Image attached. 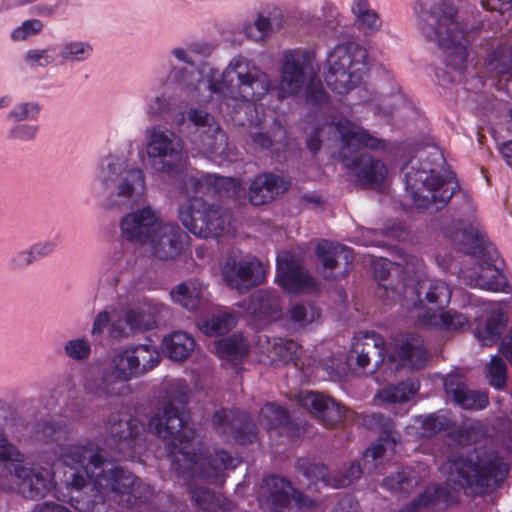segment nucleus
Here are the masks:
<instances>
[{"instance_id": "9d476101", "label": "nucleus", "mask_w": 512, "mask_h": 512, "mask_svg": "<svg viewBox=\"0 0 512 512\" xmlns=\"http://www.w3.org/2000/svg\"><path fill=\"white\" fill-rule=\"evenodd\" d=\"M439 470L454 492L462 488L498 485L507 475V467L501 458L486 448H451Z\"/></svg>"}, {"instance_id": "a18cd8bd", "label": "nucleus", "mask_w": 512, "mask_h": 512, "mask_svg": "<svg viewBox=\"0 0 512 512\" xmlns=\"http://www.w3.org/2000/svg\"><path fill=\"white\" fill-rule=\"evenodd\" d=\"M351 11L356 24L368 34H375L382 27L378 13L371 8L368 0H353Z\"/></svg>"}, {"instance_id": "20e7f679", "label": "nucleus", "mask_w": 512, "mask_h": 512, "mask_svg": "<svg viewBox=\"0 0 512 512\" xmlns=\"http://www.w3.org/2000/svg\"><path fill=\"white\" fill-rule=\"evenodd\" d=\"M318 72L319 66L314 50L304 47L284 50L279 60L277 84L274 85L270 75L264 72L271 83L267 92L258 99L231 100L230 114L244 109L246 120L239 119V122L242 125L247 123L250 126H259L264 120V113L263 111L259 112L257 106L270 91L275 90L279 100L297 96L304 91L307 104L319 106L321 114L324 115L329 110L328 97L321 82L317 79Z\"/></svg>"}, {"instance_id": "393cba45", "label": "nucleus", "mask_w": 512, "mask_h": 512, "mask_svg": "<svg viewBox=\"0 0 512 512\" xmlns=\"http://www.w3.org/2000/svg\"><path fill=\"white\" fill-rule=\"evenodd\" d=\"M365 424L372 429H380L384 432V436L380 437L375 445L364 452V468L370 471L372 467L376 469L383 459L392 457L397 450L399 437L392 430L390 419H386L380 414L367 416Z\"/></svg>"}, {"instance_id": "c756f323", "label": "nucleus", "mask_w": 512, "mask_h": 512, "mask_svg": "<svg viewBox=\"0 0 512 512\" xmlns=\"http://www.w3.org/2000/svg\"><path fill=\"white\" fill-rule=\"evenodd\" d=\"M443 384L447 395L463 409L480 410L488 405L487 393L468 389L457 374H449Z\"/></svg>"}, {"instance_id": "a211bd4d", "label": "nucleus", "mask_w": 512, "mask_h": 512, "mask_svg": "<svg viewBox=\"0 0 512 512\" xmlns=\"http://www.w3.org/2000/svg\"><path fill=\"white\" fill-rule=\"evenodd\" d=\"M188 122L194 127L192 143L207 156L222 155L228 147L227 136L215 118L206 110L191 107L186 112Z\"/></svg>"}, {"instance_id": "f3484780", "label": "nucleus", "mask_w": 512, "mask_h": 512, "mask_svg": "<svg viewBox=\"0 0 512 512\" xmlns=\"http://www.w3.org/2000/svg\"><path fill=\"white\" fill-rule=\"evenodd\" d=\"M452 297V288L443 280L435 278H421L416 285H403V295L399 296V303L402 307L411 310L412 317L418 325V314L420 307H427L426 304L437 307L436 310L446 308Z\"/></svg>"}, {"instance_id": "7c9ffc66", "label": "nucleus", "mask_w": 512, "mask_h": 512, "mask_svg": "<svg viewBox=\"0 0 512 512\" xmlns=\"http://www.w3.org/2000/svg\"><path fill=\"white\" fill-rule=\"evenodd\" d=\"M213 421L224 434H232L239 443H250L256 438L255 426L245 415L230 410L217 411Z\"/></svg>"}, {"instance_id": "603ef678", "label": "nucleus", "mask_w": 512, "mask_h": 512, "mask_svg": "<svg viewBox=\"0 0 512 512\" xmlns=\"http://www.w3.org/2000/svg\"><path fill=\"white\" fill-rule=\"evenodd\" d=\"M301 347L293 340H275L269 350L268 357L272 361L289 362L295 360L300 354Z\"/></svg>"}, {"instance_id": "680f3d73", "label": "nucleus", "mask_w": 512, "mask_h": 512, "mask_svg": "<svg viewBox=\"0 0 512 512\" xmlns=\"http://www.w3.org/2000/svg\"><path fill=\"white\" fill-rule=\"evenodd\" d=\"M144 109L149 117H160L170 109V100L164 94L149 97Z\"/></svg>"}, {"instance_id": "79ce46f5", "label": "nucleus", "mask_w": 512, "mask_h": 512, "mask_svg": "<svg viewBox=\"0 0 512 512\" xmlns=\"http://www.w3.org/2000/svg\"><path fill=\"white\" fill-rule=\"evenodd\" d=\"M419 390L417 381L408 379L381 389L375 396L376 404H392L409 401Z\"/></svg>"}, {"instance_id": "de8ad7c7", "label": "nucleus", "mask_w": 512, "mask_h": 512, "mask_svg": "<svg viewBox=\"0 0 512 512\" xmlns=\"http://www.w3.org/2000/svg\"><path fill=\"white\" fill-rule=\"evenodd\" d=\"M236 324V318L228 312H219L212 315L211 318L199 320V329L208 336H216L227 333Z\"/></svg>"}, {"instance_id": "cd10ccee", "label": "nucleus", "mask_w": 512, "mask_h": 512, "mask_svg": "<svg viewBox=\"0 0 512 512\" xmlns=\"http://www.w3.org/2000/svg\"><path fill=\"white\" fill-rule=\"evenodd\" d=\"M469 325L468 316L455 310H433L429 307H420L418 326L447 332L461 331Z\"/></svg>"}, {"instance_id": "7ed1b4c3", "label": "nucleus", "mask_w": 512, "mask_h": 512, "mask_svg": "<svg viewBox=\"0 0 512 512\" xmlns=\"http://www.w3.org/2000/svg\"><path fill=\"white\" fill-rule=\"evenodd\" d=\"M188 392L185 380L170 381L161 407L148 423V431L162 439L171 438L169 457L171 470L177 477L199 478L209 484L222 483L224 471L235 469L240 460L223 450L216 451L214 456L194 452L195 431L188 425V416L184 412Z\"/></svg>"}, {"instance_id": "a19ab883", "label": "nucleus", "mask_w": 512, "mask_h": 512, "mask_svg": "<svg viewBox=\"0 0 512 512\" xmlns=\"http://www.w3.org/2000/svg\"><path fill=\"white\" fill-rule=\"evenodd\" d=\"M72 433L70 424L62 418H45L38 421L32 428V435L44 442H59Z\"/></svg>"}, {"instance_id": "13d9d810", "label": "nucleus", "mask_w": 512, "mask_h": 512, "mask_svg": "<svg viewBox=\"0 0 512 512\" xmlns=\"http://www.w3.org/2000/svg\"><path fill=\"white\" fill-rule=\"evenodd\" d=\"M507 366L498 356H493L487 366V377L489 383L495 388H502L506 384Z\"/></svg>"}, {"instance_id": "864d4df0", "label": "nucleus", "mask_w": 512, "mask_h": 512, "mask_svg": "<svg viewBox=\"0 0 512 512\" xmlns=\"http://www.w3.org/2000/svg\"><path fill=\"white\" fill-rule=\"evenodd\" d=\"M192 498L195 506L204 512H222L225 510L219 496H215L207 488H196L192 490Z\"/></svg>"}, {"instance_id": "5701e85b", "label": "nucleus", "mask_w": 512, "mask_h": 512, "mask_svg": "<svg viewBox=\"0 0 512 512\" xmlns=\"http://www.w3.org/2000/svg\"><path fill=\"white\" fill-rule=\"evenodd\" d=\"M107 430L115 441L121 457L134 460L142 447L141 435L146 432L143 424L136 418L117 415L108 421Z\"/></svg>"}, {"instance_id": "72a5a7b5", "label": "nucleus", "mask_w": 512, "mask_h": 512, "mask_svg": "<svg viewBox=\"0 0 512 512\" xmlns=\"http://www.w3.org/2000/svg\"><path fill=\"white\" fill-rule=\"evenodd\" d=\"M288 188V182L282 177L271 173L260 174L252 181L249 199L252 205L258 206L270 202Z\"/></svg>"}, {"instance_id": "c03bdc74", "label": "nucleus", "mask_w": 512, "mask_h": 512, "mask_svg": "<svg viewBox=\"0 0 512 512\" xmlns=\"http://www.w3.org/2000/svg\"><path fill=\"white\" fill-rule=\"evenodd\" d=\"M137 377L152 371L160 363L161 356L158 349L150 344L130 346Z\"/></svg>"}, {"instance_id": "4d7b16f0", "label": "nucleus", "mask_w": 512, "mask_h": 512, "mask_svg": "<svg viewBox=\"0 0 512 512\" xmlns=\"http://www.w3.org/2000/svg\"><path fill=\"white\" fill-rule=\"evenodd\" d=\"M58 59L56 48L31 49L25 54V63L31 67H46Z\"/></svg>"}, {"instance_id": "bf43d9fd", "label": "nucleus", "mask_w": 512, "mask_h": 512, "mask_svg": "<svg viewBox=\"0 0 512 512\" xmlns=\"http://www.w3.org/2000/svg\"><path fill=\"white\" fill-rule=\"evenodd\" d=\"M42 29L43 23L40 20H26L11 32V38L14 41H24L40 33Z\"/></svg>"}, {"instance_id": "412c9836", "label": "nucleus", "mask_w": 512, "mask_h": 512, "mask_svg": "<svg viewBox=\"0 0 512 512\" xmlns=\"http://www.w3.org/2000/svg\"><path fill=\"white\" fill-rule=\"evenodd\" d=\"M276 281L288 294L311 293L318 289L315 279L301 267L291 251L278 254Z\"/></svg>"}, {"instance_id": "774afa93", "label": "nucleus", "mask_w": 512, "mask_h": 512, "mask_svg": "<svg viewBox=\"0 0 512 512\" xmlns=\"http://www.w3.org/2000/svg\"><path fill=\"white\" fill-rule=\"evenodd\" d=\"M56 246L57 244L55 240H45L42 242L35 243L34 245H32V248L36 254V257H38V259H41L53 253L56 249Z\"/></svg>"}, {"instance_id": "aec40b11", "label": "nucleus", "mask_w": 512, "mask_h": 512, "mask_svg": "<svg viewBox=\"0 0 512 512\" xmlns=\"http://www.w3.org/2000/svg\"><path fill=\"white\" fill-rule=\"evenodd\" d=\"M164 309L162 304L150 300L125 308L122 315L111 323V337L129 338L138 332L154 328Z\"/></svg>"}, {"instance_id": "6ab92c4d", "label": "nucleus", "mask_w": 512, "mask_h": 512, "mask_svg": "<svg viewBox=\"0 0 512 512\" xmlns=\"http://www.w3.org/2000/svg\"><path fill=\"white\" fill-rule=\"evenodd\" d=\"M260 507L267 512H283L291 503L303 510L313 507L314 501L292 488L289 481L278 476L263 479L258 491Z\"/></svg>"}, {"instance_id": "ea45409f", "label": "nucleus", "mask_w": 512, "mask_h": 512, "mask_svg": "<svg viewBox=\"0 0 512 512\" xmlns=\"http://www.w3.org/2000/svg\"><path fill=\"white\" fill-rule=\"evenodd\" d=\"M316 255L325 270H333L340 263H343L346 271L352 261V252L349 248L327 240L318 243Z\"/></svg>"}, {"instance_id": "1a4fd4ad", "label": "nucleus", "mask_w": 512, "mask_h": 512, "mask_svg": "<svg viewBox=\"0 0 512 512\" xmlns=\"http://www.w3.org/2000/svg\"><path fill=\"white\" fill-rule=\"evenodd\" d=\"M135 142L122 139L100 157L91 183L92 193L106 202L135 204L147 193L144 170L133 160Z\"/></svg>"}, {"instance_id": "4468645a", "label": "nucleus", "mask_w": 512, "mask_h": 512, "mask_svg": "<svg viewBox=\"0 0 512 512\" xmlns=\"http://www.w3.org/2000/svg\"><path fill=\"white\" fill-rule=\"evenodd\" d=\"M324 77L337 94H346L358 87L367 72V53L353 41L334 46L327 54Z\"/></svg>"}, {"instance_id": "0eeeda50", "label": "nucleus", "mask_w": 512, "mask_h": 512, "mask_svg": "<svg viewBox=\"0 0 512 512\" xmlns=\"http://www.w3.org/2000/svg\"><path fill=\"white\" fill-rule=\"evenodd\" d=\"M386 353V341L381 334L370 330L360 331L352 338L346 362L334 363L332 359L331 364L325 363V366L330 375L341 376L346 370L364 371L374 358V371L384 367L385 374L392 375L402 368H423L427 361L424 340L413 334L396 339L387 358Z\"/></svg>"}, {"instance_id": "bb28decb", "label": "nucleus", "mask_w": 512, "mask_h": 512, "mask_svg": "<svg viewBox=\"0 0 512 512\" xmlns=\"http://www.w3.org/2000/svg\"><path fill=\"white\" fill-rule=\"evenodd\" d=\"M297 402L326 425L332 426L341 422L346 414L340 403L320 392L302 391L297 395Z\"/></svg>"}, {"instance_id": "49530a36", "label": "nucleus", "mask_w": 512, "mask_h": 512, "mask_svg": "<svg viewBox=\"0 0 512 512\" xmlns=\"http://www.w3.org/2000/svg\"><path fill=\"white\" fill-rule=\"evenodd\" d=\"M447 425L446 418L439 414L418 416L413 420V424L407 427V433L418 437H430L446 428Z\"/></svg>"}, {"instance_id": "ddd939ff", "label": "nucleus", "mask_w": 512, "mask_h": 512, "mask_svg": "<svg viewBox=\"0 0 512 512\" xmlns=\"http://www.w3.org/2000/svg\"><path fill=\"white\" fill-rule=\"evenodd\" d=\"M406 192L417 210L429 213L442 209L453 196L458 184L454 175L441 176L429 168L417 169L415 160L403 168Z\"/></svg>"}, {"instance_id": "37998d69", "label": "nucleus", "mask_w": 512, "mask_h": 512, "mask_svg": "<svg viewBox=\"0 0 512 512\" xmlns=\"http://www.w3.org/2000/svg\"><path fill=\"white\" fill-rule=\"evenodd\" d=\"M58 59L68 63L85 62L91 58L94 49L90 42L67 39L56 47Z\"/></svg>"}, {"instance_id": "9b49d317", "label": "nucleus", "mask_w": 512, "mask_h": 512, "mask_svg": "<svg viewBox=\"0 0 512 512\" xmlns=\"http://www.w3.org/2000/svg\"><path fill=\"white\" fill-rule=\"evenodd\" d=\"M56 489L51 469L26 462V455L0 428V491L17 492L26 498H44Z\"/></svg>"}, {"instance_id": "2eb2a0df", "label": "nucleus", "mask_w": 512, "mask_h": 512, "mask_svg": "<svg viewBox=\"0 0 512 512\" xmlns=\"http://www.w3.org/2000/svg\"><path fill=\"white\" fill-rule=\"evenodd\" d=\"M145 153L152 170L171 174L183 161L184 143L174 131L154 125L145 130Z\"/></svg>"}, {"instance_id": "6e6d98bb", "label": "nucleus", "mask_w": 512, "mask_h": 512, "mask_svg": "<svg viewBox=\"0 0 512 512\" xmlns=\"http://www.w3.org/2000/svg\"><path fill=\"white\" fill-rule=\"evenodd\" d=\"M319 317V309L310 303L296 304L290 309V319L297 327L312 324L316 322Z\"/></svg>"}, {"instance_id": "09e8293b", "label": "nucleus", "mask_w": 512, "mask_h": 512, "mask_svg": "<svg viewBox=\"0 0 512 512\" xmlns=\"http://www.w3.org/2000/svg\"><path fill=\"white\" fill-rule=\"evenodd\" d=\"M452 499L450 492L445 491L443 488L438 486H431L424 489L416 499L409 502L402 509L394 512H417L436 500H442L449 502Z\"/></svg>"}, {"instance_id": "dca6fc26", "label": "nucleus", "mask_w": 512, "mask_h": 512, "mask_svg": "<svg viewBox=\"0 0 512 512\" xmlns=\"http://www.w3.org/2000/svg\"><path fill=\"white\" fill-rule=\"evenodd\" d=\"M137 377L130 346L115 350L109 360V368L99 380L87 379L84 389L95 398H106L121 394L119 383H126Z\"/></svg>"}, {"instance_id": "58836bf2", "label": "nucleus", "mask_w": 512, "mask_h": 512, "mask_svg": "<svg viewBox=\"0 0 512 512\" xmlns=\"http://www.w3.org/2000/svg\"><path fill=\"white\" fill-rule=\"evenodd\" d=\"M195 349L194 338L183 331H173L166 335L161 342L163 354L176 362L186 360Z\"/></svg>"}, {"instance_id": "e2e57ef3", "label": "nucleus", "mask_w": 512, "mask_h": 512, "mask_svg": "<svg viewBox=\"0 0 512 512\" xmlns=\"http://www.w3.org/2000/svg\"><path fill=\"white\" fill-rule=\"evenodd\" d=\"M37 133V127L30 124H17L9 131V137L14 140L29 141Z\"/></svg>"}, {"instance_id": "a878e982", "label": "nucleus", "mask_w": 512, "mask_h": 512, "mask_svg": "<svg viewBox=\"0 0 512 512\" xmlns=\"http://www.w3.org/2000/svg\"><path fill=\"white\" fill-rule=\"evenodd\" d=\"M190 236L177 224L164 222L148 245L152 254L161 260L174 259L188 248Z\"/></svg>"}, {"instance_id": "052dcab7", "label": "nucleus", "mask_w": 512, "mask_h": 512, "mask_svg": "<svg viewBox=\"0 0 512 512\" xmlns=\"http://www.w3.org/2000/svg\"><path fill=\"white\" fill-rule=\"evenodd\" d=\"M39 110V106L36 103L24 102L11 109L7 118L15 122L34 119L38 115Z\"/></svg>"}, {"instance_id": "f704fd0d", "label": "nucleus", "mask_w": 512, "mask_h": 512, "mask_svg": "<svg viewBox=\"0 0 512 512\" xmlns=\"http://www.w3.org/2000/svg\"><path fill=\"white\" fill-rule=\"evenodd\" d=\"M284 21V14L280 7L274 4L264 6L254 19L256 33L251 31L252 27H246L245 33L257 42L266 40L275 29H279Z\"/></svg>"}, {"instance_id": "f03ea898", "label": "nucleus", "mask_w": 512, "mask_h": 512, "mask_svg": "<svg viewBox=\"0 0 512 512\" xmlns=\"http://www.w3.org/2000/svg\"><path fill=\"white\" fill-rule=\"evenodd\" d=\"M206 45L192 43L187 47H174L169 56L185 66H177L170 59L166 84L177 86L187 97L199 103L218 102L221 113L230 114L231 100H253L265 94L271 83L268 76L250 58L234 56L225 69L195 68L192 54L206 55Z\"/></svg>"}, {"instance_id": "4c0bfd02", "label": "nucleus", "mask_w": 512, "mask_h": 512, "mask_svg": "<svg viewBox=\"0 0 512 512\" xmlns=\"http://www.w3.org/2000/svg\"><path fill=\"white\" fill-rule=\"evenodd\" d=\"M492 78L512 80V39H507L492 51L486 65Z\"/></svg>"}, {"instance_id": "3c124183", "label": "nucleus", "mask_w": 512, "mask_h": 512, "mask_svg": "<svg viewBox=\"0 0 512 512\" xmlns=\"http://www.w3.org/2000/svg\"><path fill=\"white\" fill-rule=\"evenodd\" d=\"M288 411L282 409L274 403H267L260 412V425L271 430L278 427H284L289 423Z\"/></svg>"}, {"instance_id": "f257e3e1", "label": "nucleus", "mask_w": 512, "mask_h": 512, "mask_svg": "<svg viewBox=\"0 0 512 512\" xmlns=\"http://www.w3.org/2000/svg\"><path fill=\"white\" fill-rule=\"evenodd\" d=\"M59 459L71 470L66 479L67 488L80 491L91 485L94 499L79 500L56 491L58 500L69 502L79 512H108L106 502L110 501L131 507L135 512L150 511V486L105 459L104 451L92 442L59 445Z\"/></svg>"}, {"instance_id": "0e129e2a", "label": "nucleus", "mask_w": 512, "mask_h": 512, "mask_svg": "<svg viewBox=\"0 0 512 512\" xmlns=\"http://www.w3.org/2000/svg\"><path fill=\"white\" fill-rule=\"evenodd\" d=\"M111 321V317L108 311L103 310L99 312L93 321L92 328H91V335L92 336H99L101 335L104 330L107 328Z\"/></svg>"}, {"instance_id": "6e6552de", "label": "nucleus", "mask_w": 512, "mask_h": 512, "mask_svg": "<svg viewBox=\"0 0 512 512\" xmlns=\"http://www.w3.org/2000/svg\"><path fill=\"white\" fill-rule=\"evenodd\" d=\"M240 189V183L234 178L191 171L183 186L188 199L179 206V221L199 238L221 236L228 227L229 215L218 207L208 205L197 195L216 194L220 197H234L239 194Z\"/></svg>"}, {"instance_id": "f8f14e48", "label": "nucleus", "mask_w": 512, "mask_h": 512, "mask_svg": "<svg viewBox=\"0 0 512 512\" xmlns=\"http://www.w3.org/2000/svg\"><path fill=\"white\" fill-rule=\"evenodd\" d=\"M420 32L443 51L447 68L460 76L467 65L469 40L467 25L456 6L450 1H443L433 7Z\"/></svg>"}, {"instance_id": "8fccbe9b", "label": "nucleus", "mask_w": 512, "mask_h": 512, "mask_svg": "<svg viewBox=\"0 0 512 512\" xmlns=\"http://www.w3.org/2000/svg\"><path fill=\"white\" fill-rule=\"evenodd\" d=\"M215 350L220 358L236 362L245 356L247 345L240 335H233L229 338L220 339L215 344Z\"/></svg>"}, {"instance_id": "39448f33", "label": "nucleus", "mask_w": 512, "mask_h": 512, "mask_svg": "<svg viewBox=\"0 0 512 512\" xmlns=\"http://www.w3.org/2000/svg\"><path fill=\"white\" fill-rule=\"evenodd\" d=\"M462 216L444 228V235L465 253L458 277L472 288L510 293L511 286L500 268L498 252L486 243L475 221L473 207L466 203Z\"/></svg>"}, {"instance_id": "69168bd1", "label": "nucleus", "mask_w": 512, "mask_h": 512, "mask_svg": "<svg viewBox=\"0 0 512 512\" xmlns=\"http://www.w3.org/2000/svg\"><path fill=\"white\" fill-rule=\"evenodd\" d=\"M392 262L385 258H379L372 263L373 273L376 278L384 280L389 277Z\"/></svg>"}, {"instance_id": "c85d7f7f", "label": "nucleus", "mask_w": 512, "mask_h": 512, "mask_svg": "<svg viewBox=\"0 0 512 512\" xmlns=\"http://www.w3.org/2000/svg\"><path fill=\"white\" fill-rule=\"evenodd\" d=\"M479 310L486 317L484 323L479 322L475 329V336L483 346H491L497 342L505 326L503 307L497 302L481 301Z\"/></svg>"}, {"instance_id": "c9c22d12", "label": "nucleus", "mask_w": 512, "mask_h": 512, "mask_svg": "<svg viewBox=\"0 0 512 512\" xmlns=\"http://www.w3.org/2000/svg\"><path fill=\"white\" fill-rule=\"evenodd\" d=\"M362 470L358 463H352L345 475L330 474L327 468L321 464H311L305 471V476L315 482L321 481L333 488H343L358 479Z\"/></svg>"}, {"instance_id": "e433bc0d", "label": "nucleus", "mask_w": 512, "mask_h": 512, "mask_svg": "<svg viewBox=\"0 0 512 512\" xmlns=\"http://www.w3.org/2000/svg\"><path fill=\"white\" fill-rule=\"evenodd\" d=\"M248 311L258 319L277 320L281 316L280 299L272 291H255L250 296Z\"/></svg>"}, {"instance_id": "b1692460", "label": "nucleus", "mask_w": 512, "mask_h": 512, "mask_svg": "<svg viewBox=\"0 0 512 512\" xmlns=\"http://www.w3.org/2000/svg\"><path fill=\"white\" fill-rule=\"evenodd\" d=\"M164 221L158 211L147 205L126 214L120 222L122 236L139 244H148Z\"/></svg>"}, {"instance_id": "5fc2aeb1", "label": "nucleus", "mask_w": 512, "mask_h": 512, "mask_svg": "<svg viewBox=\"0 0 512 512\" xmlns=\"http://www.w3.org/2000/svg\"><path fill=\"white\" fill-rule=\"evenodd\" d=\"M63 351L67 358L81 362L90 357L92 345L86 337H75L64 343Z\"/></svg>"}, {"instance_id": "338daca9", "label": "nucleus", "mask_w": 512, "mask_h": 512, "mask_svg": "<svg viewBox=\"0 0 512 512\" xmlns=\"http://www.w3.org/2000/svg\"><path fill=\"white\" fill-rule=\"evenodd\" d=\"M481 6L485 10L503 14L512 7V0H481Z\"/></svg>"}, {"instance_id": "473e14b6", "label": "nucleus", "mask_w": 512, "mask_h": 512, "mask_svg": "<svg viewBox=\"0 0 512 512\" xmlns=\"http://www.w3.org/2000/svg\"><path fill=\"white\" fill-rule=\"evenodd\" d=\"M428 476L429 471L425 466H418L417 469L405 467L384 478L382 486L389 491L409 496Z\"/></svg>"}, {"instance_id": "4be33fe9", "label": "nucleus", "mask_w": 512, "mask_h": 512, "mask_svg": "<svg viewBox=\"0 0 512 512\" xmlns=\"http://www.w3.org/2000/svg\"><path fill=\"white\" fill-rule=\"evenodd\" d=\"M221 272L226 284L238 291L258 285L265 275L264 267L257 258H242L234 252L222 264Z\"/></svg>"}, {"instance_id": "2f4dec72", "label": "nucleus", "mask_w": 512, "mask_h": 512, "mask_svg": "<svg viewBox=\"0 0 512 512\" xmlns=\"http://www.w3.org/2000/svg\"><path fill=\"white\" fill-rule=\"evenodd\" d=\"M174 303L179 304L188 311L209 305V293L207 287L198 279H189L175 286L170 291Z\"/></svg>"}, {"instance_id": "423d86ee", "label": "nucleus", "mask_w": 512, "mask_h": 512, "mask_svg": "<svg viewBox=\"0 0 512 512\" xmlns=\"http://www.w3.org/2000/svg\"><path fill=\"white\" fill-rule=\"evenodd\" d=\"M338 137L341 142L339 158L359 183L364 186L380 189L387 177V167L380 161L372 159L363 149L382 150L386 147L385 142L370 134L361 126L352 123L344 117L329 116L322 123L315 119L309 128V137L307 139L308 149L317 152L327 136Z\"/></svg>"}]
</instances>
